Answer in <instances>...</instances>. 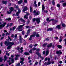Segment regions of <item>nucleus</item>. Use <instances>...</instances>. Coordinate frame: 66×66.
<instances>
[{
	"mask_svg": "<svg viewBox=\"0 0 66 66\" xmlns=\"http://www.w3.org/2000/svg\"><path fill=\"white\" fill-rule=\"evenodd\" d=\"M4 43L5 44V45L6 46L9 45L7 48V49H11L12 46L14 44V43L13 42H7V41H5Z\"/></svg>",
	"mask_w": 66,
	"mask_h": 66,
	"instance_id": "nucleus-1",
	"label": "nucleus"
},
{
	"mask_svg": "<svg viewBox=\"0 0 66 66\" xmlns=\"http://www.w3.org/2000/svg\"><path fill=\"white\" fill-rule=\"evenodd\" d=\"M25 24H23L22 25H21L19 26L17 28V29L18 30V31H22V27H23L24 26Z\"/></svg>",
	"mask_w": 66,
	"mask_h": 66,
	"instance_id": "nucleus-2",
	"label": "nucleus"
},
{
	"mask_svg": "<svg viewBox=\"0 0 66 66\" xmlns=\"http://www.w3.org/2000/svg\"><path fill=\"white\" fill-rule=\"evenodd\" d=\"M36 20V21L37 23L38 24L40 22V18H36V19H33L32 20L33 21H35V20Z\"/></svg>",
	"mask_w": 66,
	"mask_h": 66,
	"instance_id": "nucleus-3",
	"label": "nucleus"
},
{
	"mask_svg": "<svg viewBox=\"0 0 66 66\" xmlns=\"http://www.w3.org/2000/svg\"><path fill=\"white\" fill-rule=\"evenodd\" d=\"M15 8L16 9H18V10L19 11L18 12L16 13V15L18 16L19 15V14L20 13L21 11L19 8H18V6H16V7H15Z\"/></svg>",
	"mask_w": 66,
	"mask_h": 66,
	"instance_id": "nucleus-4",
	"label": "nucleus"
},
{
	"mask_svg": "<svg viewBox=\"0 0 66 66\" xmlns=\"http://www.w3.org/2000/svg\"><path fill=\"white\" fill-rule=\"evenodd\" d=\"M33 35L30 36V38H29V40H31L32 39V37H35L36 36V32H34L33 33Z\"/></svg>",
	"mask_w": 66,
	"mask_h": 66,
	"instance_id": "nucleus-5",
	"label": "nucleus"
},
{
	"mask_svg": "<svg viewBox=\"0 0 66 66\" xmlns=\"http://www.w3.org/2000/svg\"><path fill=\"white\" fill-rule=\"evenodd\" d=\"M10 12H9L8 11H7V13L8 14H10L11 13H12V12L13 11V10H14V8L12 7H11L10 8Z\"/></svg>",
	"mask_w": 66,
	"mask_h": 66,
	"instance_id": "nucleus-6",
	"label": "nucleus"
},
{
	"mask_svg": "<svg viewBox=\"0 0 66 66\" xmlns=\"http://www.w3.org/2000/svg\"><path fill=\"white\" fill-rule=\"evenodd\" d=\"M36 54L38 55L39 56L41 59L42 60H43L44 59V57L43 56H41V54H40L38 52H36Z\"/></svg>",
	"mask_w": 66,
	"mask_h": 66,
	"instance_id": "nucleus-7",
	"label": "nucleus"
},
{
	"mask_svg": "<svg viewBox=\"0 0 66 66\" xmlns=\"http://www.w3.org/2000/svg\"><path fill=\"white\" fill-rule=\"evenodd\" d=\"M6 24V22H5L3 23V24H2L0 25V29H1L2 27H4L5 24Z\"/></svg>",
	"mask_w": 66,
	"mask_h": 66,
	"instance_id": "nucleus-8",
	"label": "nucleus"
},
{
	"mask_svg": "<svg viewBox=\"0 0 66 66\" xmlns=\"http://www.w3.org/2000/svg\"><path fill=\"white\" fill-rule=\"evenodd\" d=\"M22 8H23V12H25L26 11L28 10V7L26 6L22 7Z\"/></svg>",
	"mask_w": 66,
	"mask_h": 66,
	"instance_id": "nucleus-9",
	"label": "nucleus"
},
{
	"mask_svg": "<svg viewBox=\"0 0 66 66\" xmlns=\"http://www.w3.org/2000/svg\"><path fill=\"white\" fill-rule=\"evenodd\" d=\"M56 53L57 54H62V52H61V50H60L59 51H56Z\"/></svg>",
	"mask_w": 66,
	"mask_h": 66,
	"instance_id": "nucleus-10",
	"label": "nucleus"
},
{
	"mask_svg": "<svg viewBox=\"0 0 66 66\" xmlns=\"http://www.w3.org/2000/svg\"><path fill=\"white\" fill-rule=\"evenodd\" d=\"M20 59L21 61H20V63L22 65H23V62L24 60V58H22L21 59Z\"/></svg>",
	"mask_w": 66,
	"mask_h": 66,
	"instance_id": "nucleus-11",
	"label": "nucleus"
},
{
	"mask_svg": "<svg viewBox=\"0 0 66 66\" xmlns=\"http://www.w3.org/2000/svg\"><path fill=\"white\" fill-rule=\"evenodd\" d=\"M20 56V55H15V56L16 57L15 58V60H18V56Z\"/></svg>",
	"mask_w": 66,
	"mask_h": 66,
	"instance_id": "nucleus-12",
	"label": "nucleus"
},
{
	"mask_svg": "<svg viewBox=\"0 0 66 66\" xmlns=\"http://www.w3.org/2000/svg\"><path fill=\"white\" fill-rule=\"evenodd\" d=\"M45 6H44V5H43L42 6V12H44V11L45 10Z\"/></svg>",
	"mask_w": 66,
	"mask_h": 66,
	"instance_id": "nucleus-13",
	"label": "nucleus"
},
{
	"mask_svg": "<svg viewBox=\"0 0 66 66\" xmlns=\"http://www.w3.org/2000/svg\"><path fill=\"white\" fill-rule=\"evenodd\" d=\"M20 21H22V22H23V23H25V22H26V21H25L24 20H23V19H22V18H21L20 19Z\"/></svg>",
	"mask_w": 66,
	"mask_h": 66,
	"instance_id": "nucleus-14",
	"label": "nucleus"
},
{
	"mask_svg": "<svg viewBox=\"0 0 66 66\" xmlns=\"http://www.w3.org/2000/svg\"><path fill=\"white\" fill-rule=\"evenodd\" d=\"M23 39L21 38V36H20V41L21 43H22V40Z\"/></svg>",
	"mask_w": 66,
	"mask_h": 66,
	"instance_id": "nucleus-15",
	"label": "nucleus"
},
{
	"mask_svg": "<svg viewBox=\"0 0 66 66\" xmlns=\"http://www.w3.org/2000/svg\"><path fill=\"white\" fill-rule=\"evenodd\" d=\"M40 14L39 11H37L36 12V13L35 14V15H38Z\"/></svg>",
	"mask_w": 66,
	"mask_h": 66,
	"instance_id": "nucleus-16",
	"label": "nucleus"
},
{
	"mask_svg": "<svg viewBox=\"0 0 66 66\" xmlns=\"http://www.w3.org/2000/svg\"><path fill=\"white\" fill-rule=\"evenodd\" d=\"M56 28H57V29H58L59 30H60V29H61V26L60 25L57 26L56 27Z\"/></svg>",
	"mask_w": 66,
	"mask_h": 66,
	"instance_id": "nucleus-17",
	"label": "nucleus"
},
{
	"mask_svg": "<svg viewBox=\"0 0 66 66\" xmlns=\"http://www.w3.org/2000/svg\"><path fill=\"white\" fill-rule=\"evenodd\" d=\"M32 6H30V12L31 13V12H32V11H33V9H32Z\"/></svg>",
	"mask_w": 66,
	"mask_h": 66,
	"instance_id": "nucleus-18",
	"label": "nucleus"
},
{
	"mask_svg": "<svg viewBox=\"0 0 66 66\" xmlns=\"http://www.w3.org/2000/svg\"><path fill=\"white\" fill-rule=\"evenodd\" d=\"M53 28H50L47 29V31H53Z\"/></svg>",
	"mask_w": 66,
	"mask_h": 66,
	"instance_id": "nucleus-19",
	"label": "nucleus"
},
{
	"mask_svg": "<svg viewBox=\"0 0 66 66\" xmlns=\"http://www.w3.org/2000/svg\"><path fill=\"white\" fill-rule=\"evenodd\" d=\"M22 0H20V1H18V4H20L22 3Z\"/></svg>",
	"mask_w": 66,
	"mask_h": 66,
	"instance_id": "nucleus-20",
	"label": "nucleus"
},
{
	"mask_svg": "<svg viewBox=\"0 0 66 66\" xmlns=\"http://www.w3.org/2000/svg\"><path fill=\"white\" fill-rule=\"evenodd\" d=\"M49 51L48 50L46 51V56L48 55V54H49Z\"/></svg>",
	"mask_w": 66,
	"mask_h": 66,
	"instance_id": "nucleus-21",
	"label": "nucleus"
},
{
	"mask_svg": "<svg viewBox=\"0 0 66 66\" xmlns=\"http://www.w3.org/2000/svg\"><path fill=\"white\" fill-rule=\"evenodd\" d=\"M23 49V48L22 47H21L20 48L21 51L20 52V53H22L23 51V50H22Z\"/></svg>",
	"mask_w": 66,
	"mask_h": 66,
	"instance_id": "nucleus-22",
	"label": "nucleus"
},
{
	"mask_svg": "<svg viewBox=\"0 0 66 66\" xmlns=\"http://www.w3.org/2000/svg\"><path fill=\"white\" fill-rule=\"evenodd\" d=\"M4 61L5 62L6 60H7V57H6V55H5L4 57Z\"/></svg>",
	"mask_w": 66,
	"mask_h": 66,
	"instance_id": "nucleus-23",
	"label": "nucleus"
},
{
	"mask_svg": "<svg viewBox=\"0 0 66 66\" xmlns=\"http://www.w3.org/2000/svg\"><path fill=\"white\" fill-rule=\"evenodd\" d=\"M48 62H47V63H45L47 65H50L51 64V62L50 61H48Z\"/></svg>",
	"mask_w": 66,
	"mask_h": 66,
	"instance_id": "nucleus-24",
	"label": "nucleus"
},
{
	"mask_svg": "<svg viewBox=\"0 0 66 66\" xmlns=\"http://www.w3.org/2000/svg\"><path fill=\"white\" fill-rule=\"evenodd\" d=\"M34 4L36 7H37V4H36V1H35L34 2Z\"/></svg>",
	"mask_w": 66,
	"mask_h": 66,
	"instance_id": "nucleus-25",
	"label": "nucleus"
},
{
	"mask_svg": "<svg viewBox=\"0 0 66 66\" xmlns=\"http://www.w3.org/2000/svg\"><path fill=\"white\" fill-rule=\"evenodd\" d=\"M52 43H51L50 44L48 45H47V47H48V48H49V47H51V46H52Z\"/></svg>",
	"mask_w": 66,
	"mask_h": 66,
	"instance_id": "nucleus-26",
	"label": "nucleus"
},
{
	"mask_svg": "<svg viewBox=\"0 0 66 66\" xmlns=\"http://www.w3.org/2000/svg\"><path fill=\"white\" fill-rule=\"evenodd\" d=\"M57 47L59 49H61L62 48V46L60 45H57Z\"/></svg>",
	"mask_w": 66,
	"mask_h": 66,
	"instance_id": "nucleus-27",
	"label": "nucleus"
},
{
	"mask_svg": "<svg viewBox=\"0 0 66 66\" xmlns=\"http://www.w3.org/2000/svg\"><path fill=\"white\" fill-rule=\"evenodd\" d=\"M17 27L16 26H15L13 27V31H14V30L16 29V28Z\"/></svg>",
	"mask_w": 66,
	"mask_h": 66,
	"instance_id": "nucleus-28",
	"label": "nucleus"
},
{
	"mask_svg": "<svg viewBox=\"0 0 66 66\" xmlns=\"http://www.w3.org/2000/svg\"><path fill=\"white\" fill-rule=\"evenodd\" d=\"M57 22V21L55 20L54 21V22H53L52 23L53 24H55V23Z\"/></svg>",
	"mask_w": 66,
	"mask_h": 66,
	"instance_id": "nucleus-29",
	"label": "nucleus"
},
{
	"mask_svg": "<svg viewBox=\"0 0 66 66\" xmlns=\"http://www.w3.org/2000/svg\"><path fill=\"white\" fill-rule=\"evenodd\" d=\"M2 3H3L4 4H6L7 3V2L6 1H5V2L3 1L2 2Z\"/></svg>",
	"mask_w": 66,
	"mask_h": 66,
	"instance_id": "nucleus-30",
	"label": "nucleus"
},
{
	"mask_svg": "<svg viewBox=\"0 0 66 66\" xmlns=\"http://www.w3.org/2000/svg\"><path fill=\"white\" fill-rule=\"evenodd\" d=\"M24 18H26V19H28V16L26 15H25L24 16Z\"/></svg>",
	"mask_w": 66,
	"mask_h": 66,
	"instance_id": "nucleus-31",
	"label": "nucleus"
},
{
	"mask_svg": "<svg viewBox=\"0 0 66 66\" xmlns=\"http://www.w3.org/2000/svg\"><path fill=\"white\" fill-rule=\"evenodd\" d=\"M62 27H65L66 26V25H65V24L64 23H63L62 24Z\"/></svg>",
	"mask_w": 66,
	"mask_h": 66,
	"instance_id": "nucleus-32",
	"label": "nucleus"
},
{
	"mask_svg": "<svg viewBox=\"0 0 66 66\" xmlns=\"http://www.w3.org/2000/svg\"><path fill=\"white\" fill-rule=\"evenodd\" d=\"M24 54H25V55H29V53L27 52L24 53Z\"/></svg>",
	"mask_w": 66,
	"mask_h": 66,
	"instance_id": "nucleus-33",
	"label": "nucleus"
},
{
	"mask_svg": "<svg viewBox=\"0 0 66 66\" xmlns=\"http://www.w3.org/2000/svg\"><path fill=\"white\" fill-rule=\"evenodd\" d=\"M47 45V43H45L43 45V47H46Z\"/></svg>",
	"mask_w": 66,
	"mask_h": 66,
	"instance_id": "nucleus-34",
	"label": "nucleus"
},
{
	"mask_svg": "<svg viewBox=\"0 0 66 66\" xmlns=\"http://www.w3.org/2000/svg\"><path fill=\"white\" fill-rule=\"evenodd\" d=\"M63 6H66V2L65 3H64L63 4Z\"/></svg>",
	"mask_w": 66,
	"mask_h": 66,
	"instance_id": "nucleus-35",
	"label": "nucleus"
},
{
	"mask_svg": "<svg viewBox=\"0 0 66 66\" xmlns=\"http://www.w3.org/2000/svg\"><path fill=\"white\" fill-rule=\"evenodd\" d=\"M24 2L25 3H28L27 0H24Z\"/></svg>",
	"mask_w": 66,
	"mask_h": 66,
	"instance_id": "nucleus-36",
	"label": "nucleus"
},
{
	"mask_svg": "<svg viewBox=\"0 0 66 66\" xmlns=\"http://www.w3.org/2000/svg\"><path fill=\"white\" fill-rule=\"evenodd\" d=\"M17 34H16L14 36V37L15 38H17Z\"/></svg>",
	"mask_w": 66,
	"mask_h": 66,
	"instance_id": "nucleus-37",
	"label": "nucleus"
},
{
	"mask_svg": "<svg viewBox=\"0 0 66 66\" xmlns=\"http://www.w3.org/2000/svg\"><path fill=\"white\" fill-rule=\"evenodd\" d=\"M4 60L3 59H2V57L0 58V62H1L3 60Z\"/></svg>",
	"mask_w": 66,
	"mask_h": 66,
	"instance_id": "nucleus-38",
	"label": "nucleus"
},
{
	"mask_svg": "<svg viewBox=\"0 0 66 66\" xmlns=\"http://www.w3.org/2000/svg\"><path fill=\"white\" fill-rule=\"evenodd\" d=\"M52 3L53 5H54L55 4V3H54V0H52Z\"/></svg>",
	"mask_w": 66,
	"mask_h": 66,
	"instance_id": "nucleus-39",
	"label": "nucleus"
},
{
	"mask_svg": "<svg viewBox=\"0 0 66 66\" xmlns=\"http://www.w3.org/2000/svg\"><path fill=\"white\" fill-rule=\"evenodd\" d=\"M9 26H10V27H12V26H13V23H10L9 25Z\"/></svg>",
	"mask_w": 66,
	"mask_h": 66,
	"instance_id": "nucleus-40",
	"label": "nucleus"
},
{
	"mask_svg": "<svg viewBox=\"0 0 66 66\" xmlns=\"http://www.w3.org/2000/svg\"><path fill=\"white\" fill-rule=\"evenodd\" d=\"M6 20H7L8 21H10V20H11V18H9L8 19H6Z\"/></svg>",
	"mask_w": 66,
	"mask_h": 66,
	"instance_id": "nucleus-41",
	"label": "nucleus"
},
{
	"mask_svg": "<svg viewBox=\"0 0 66 66\" xmlns=\"http://www.w3.org/2000/svg\"><path fill=\"white\" fill-rule=\"evenodd\" d=\"M30 32V30H29L27 31V34H29V33Z\"/></svg>",
	"mask_w": 66,
	"mask_h": 66,
	"instance_id": "nucleus-42",
	"label": "nucleus"
},
{
	"mask_svg": "<svg viewBox=\"0 0 66 66\" xmlns=\"http://www.w3.org/2000/svg\"><path fill=\"white\" fill-rule=\"evenodd\" d=\"M22 34L23 35H24V31H23L22 32Z\"/></svg>",
	"mask_w": 66,
	"mask_h": 66,
	"instance_id": "nucleus-43",
	"label": "nucleus"
},
{
	"mask_svg": "<svg viewBox=\"0 0 66 66\" xmlns=\"http://www.w3.org/2000/svg\"><path fill=\"white\" fill-rule=\"evenodd\" d=\"M35 65H37V64H38V62L36 61V62L35 63Z\"/></svg>",
	"mask_w": 66,
	"mask_h": 66,
	"instance_id": "nucleus-44",
	"label": "nucleus"
},
{
	"mask_svg": "<svg viewBox=\"0 0 66 66\" xmlns=\"http://www.w3.org/2000/svg\"><path fill=\"white\" fill-rule=\"evenodd\" d=\"M7 62H9V65H10L11 64H12L11 63H10V62H11V61H10V60H9V61H7Z\"/></svg>",
	"mask_w": 66,
	"mask_h": 66,
	"instance_id": "nucleus-45",
	"label": "nucleus"
},
{
	"mask_svg": "<svg viewBox=\"0 0 66 66\" xmlns=\"http://www.w3.org/2000/svg\"><path fill=\"white\" fill-rule=\"evenodd\" d=\"M40 5V2H39L38 3V6H39Z\"/></svg>",
	"mask_w": 66,
	"mask_h": 66,
	"instance_id": "nucleus-46",
	"label": "nucleus"
},
{
	"mask_svg": "<svg viewBox=\"0 0 66 66\" xmlns=\"http://www.w3.org/2000/svg\"><path fill=\"white\" fill-rule=\"evenodd\" d=\"M43 54H44V55H45V54H46V52H45V51H43Z\"/></svg>",
	"mask_w": 66,
	"mask_h": 66,
	"instance_id": "nucleus-47",
	"label": "nucleus"
},
{
	"mask_svg": "<svg viewBox=\"0 0 66 66\" xmlns=\"http://www.w3.org/2000/svg\"><path fill=\"white\" fill-rule=\"evenodd\" d=\"M16 49L17 50H18L19 51V52L20 51L19 50H20V48H19V47H17L16 48Z\"/></svg>",
	"mask_w": 66,
	"mask_h": 66,
	"instance_id": "nucleus-48",
	"label": "nucleus"
},
{
	"mask_svg": "<svg viewBox=\"0 0 66 66\" xmlns=\"http://www.w3.org/2000/svg\"><path fill=\"white\" fill-rule=\"evenodd\" d=\"M11 61H12V63H14V59H12Z\"/></svg>",
	"mask_w": 66,
	"mask_h": 66,
	"instance_id": "nucleus-49",
	"label": "nucleus"
},
{
	"mask_svg": "<svg viewBox=\"0 0 66 66\" xmlns=\"http://www.w3.org/2000/svg\"><path fill=\"white\" fill-rule=\"evenodd\" d=\"M54 20V19H51V20H49V21L50 22L51 21H53Z\"/></svg>",
	"mask_w": 66,
	"mask_h": 66,
	"instance_id": "nucleus-50",
	"label": "nucleus"
},
{
	"mask_svg": "<svg viewBox=\"0 0 66 66\" xmlns=\"http://www.w3.org/2000/svg\"><path fill=\"white\" fill-rule=\"evenodd\" d=\"M57 7H60V5L59 4H57Z\"/></svg>",
	"mask_w": 66,
	"mask_h": 66,
	"instance_id": "nucleus-51",
	"label": "nucleus"
},
{
	"mask_svg": "<svg viewBox=\"0 0 66 66\" xmlns=\"http://www.w3.org/2000/svg\"><path fill=\"white\" fill-rule=\"evenodd\" d=\"M49 18H47L46 19V20L47 21H49Z\"/></svg>",
	"mask_w": 66,
	"mask_h": 66,
	"instance_id": "nucleus-52",
	"label": "nucleus"
},
{
	"mask_svg": "<svg viewBox=\"0 0 66 66\" xmlns=\"http://www.w3.org/2000/svg\"><path fill=\"white\" fill-rule=\"evenodd\" d=\"M32 50H36V48H34Z\"/></svg>",
	"mask_w": 66,
	"mask_h": 66,
	"instance_id": "nucleus-53",
	"label": "nucleus"
},
{
	"mask_svg": "<svg viewBox=\"0 0 66 66\" xmlns=\"http://www.w3.org/2000/svg\"><path fill=\"white\" fill-rule=\"evenodd\" d=\"M44 13H48V11L47 10H44Z\"/></svg>",
	"mask_w": 66,
	"mask_h": 66,
	"instance_id": "nucleus-54",
	"label": "nucleus"
},
{
	"mask_svg": "<svg viewBox=\"0 0 66 66\" xmlns=\"http://www.w3.org/2000/svg\"><path fill=\"white\" fill-rule=\"evenodd\" d=\"M8 38L9 39H10V41H12V39L11 38H10V37L8 36Z\"/></svg>",
	"mask_w": 66,
	"mask_h": 66,
	"instance_id": "nucleus-55",
	"label": "nucleus"
},
{
	"mask_svg": "<svg viewBox=\"0 0 66 66\" xmlns=\"http://www.w3.org/2000/svg\"><path fill=\"white\" fill-rule=\"evenodd\" d=\"M20 65V63H19L18 64H16V66H19Z\"/></svg>",
	"mask_w": 66,
	"mask_h": 66,
	"instance_id": "nucleus-56",
	"label": "nucleus"
},
{
	"mask_svg": "<svg viewBox=\"0 0 66 66\" xmlns=\"http://www.w3.org/2000/svg\"><path fill=\"white\" fill-rule=\"evenodd\" d=\"M32 50H30L29 51V53H32Z\"/></svg>",
	"mask_w": 66,
	"mask_h": 66,
	"instance_id": "nucleus-57",
	"label": "nucleus"
},
{
	"mask_svg": "<svg viewBox=\"0 0 66 66\" xmlns=\"http://www.w3.org/2000/svg\"><path fill=\"white\" fill-rule=\"evenodd\" d=\"M26 27L27 29H28V28H29V26H26Z\"/></svg>",
	"mask_w": 66,
	"mask_h": 66,
	"instance_id": "nucleus-58",
	"label": "nucleus"
},
{
	"mask_svg": "<svg viewBox=\"0 0 66 66\" xmlns=\"http://www.w3.org/2000/svg\"><path fill=\"white\" fill-rule=\"evenodd\" d=\"M39 36V34H37L36 35V36L37 37H38Z\"/></svg>",
	"mask_w": 66,
	"mask_h": 66,
	"instance_id": "nucleus-59",
	"label": "nucleus"
},
{
	"mask_svg": "<svg viewBox=\"0 0 66 66\" xmlns=\"http://www.w3.org/2000/svg\"><path fill=\"white\" fill-rule=\"evenodd\" d=\"M50 59L48 58V61L50 62Z\"/></svg>",
	"mask_w": 66,
	"mask_h": 66,
	"instance_id": "nucleus-60",
	"label": "nucleus"
},
{
	"mask_svg": "<svg viewBox=\"0 0 66 66\" xmlns=\"http://www.w3.org/2000/svg\"><path fill=\"white\" fill-rule=\"evenodd\" d=\"M32 45H30L29 46V47L31 48H32Z\"/></svg>",
	"mask_w": 66,
	"mask_h": 66,
	"instance_id": "nucleus-61",
	"label": "nucleus"
},
{
	"mask_svg": "<svg viewBox=\"0 0 66 66\" xmlns=\"http://www.w3.org/2000/svg\"><path fill=\"white\" fill-rule=\"evenodd\" d=\"M38 45V44H35V45H34V47H36V46H37Z\"/></svg>",
	"mask_w": 66,
	"mask_h": 66,
	"instance_id": "nucleus-62",
	"label": "nucleus"
},
{
	"mask_svg": "<svg viewBox=\"0 0 66 66\" xmlns=\"http://www.w3.org/2000/svg\"><path fill=\"white\" fill-rule=\"evenodd\" d=\"M49 38H46V40H47V41H48V40H49Z\"/></svg>",
	"mask_w": 66,
	"mask_h": 66,
	"instance_id": "nucleus-63",
	"label": "nucleus"
},
{
	"mask_svg": "<svg viewBox=\"0 0 66 66\" xmlns=\"http://www.w3.org/2000/svg\"><path fill=\"white\" fill-rule=\"evenodd\" d=\"M64 41H65V44L66 45V39H64Z\"/></svg>",
	"mask_w": 66,
	"mask_h": 66,
	"instance_id": "nucleus-64",
	"label": "nucleus"
}]
</instances>
